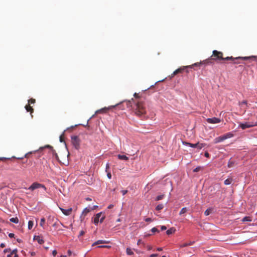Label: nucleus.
Segmentation results:
<instances>
[{"mask_svg": "<svg viewBox=\"0 0 257 257\" xmlns=\"http://www.w3.org/2000/svg\"><path fill=\"white\" fill-rule=\"evenodd\" d=\"M17 251L18 250L17 249H14L10 254L7 255V257H18Z\"/></svg>", "mask_w": 257, "mask_h": 257, "instance_id": "nucleus-15", "label": "nucleus"}, {"mask_svg": "<svg viewBox=\"0 0 257 257\" xmlns=\"http://www.w3.org/2000/svg\"><path fill=\"white\" fill-rule=\"evenodd\" d=\"M45 222V219L44 218H42L41 219L40 225L41 226L43 227V225Z\"/></svg>", "mask_w": 257, "mask_h": 257, "instance_id": "nucleus-34", "label": "nucleus"}, {"mask_svg": "<svg viewBox=\"0 0 257 257\" xmlns=\"http://www.w3.org/2000/svg\"><path fill=\"white\" fill-rule=\"evenodd\" d=\"M134 96L136 98L139 97V94L137 93H135Z\"/></svg>", "mask_w": 257, "mask_h": 257, "instance_id": "nucleus-55", "label": "nucleus"}, {"mask_svg": "<svg viewBox=\"0 0 257 257\" xmlns=\"http://www.w3.org/2000/svg\"><path fill=\"white\" fill-rule=\"evenodd\" d=\"M254 125L253 124H250V123L249 122H245V123H240L239 124V126L241 128L242 130H244L245 128H249V127H251L253 126H254Z\"/></svg>", "mask_w": 257, "mask_h": 257, "instance_id": "nucleus-10", "label": "nucleus"}, {"mask_svg": "<svg viewBox=\"0 0 257 257\" xmlns=\"http://www.w3.org/2000/svg\"><path fill=\"white\" fill-rule=\"evenodd\" d=\"M158 256V254H152L150 255V257H156Z\"/></svg>", "mask_w": 257, "mask_h": 257, "instance_id": "nucleus-50", "label": "nucleus"}, {"mask_svg": "<svg viewBox=\"0 0 257 257\" xmlns=\"http://www.w3.org/2000/svg\"><path fill=\"white\" fill-rule=\"evenodd\" d=\"M223 136L225 140H226L227 139H229V138L233 137L234 136V135L232 133L229 132V133H227L223 135Z\"/></svg>", "mask_w": 257, "mask_h": 257, "instance_id": "nucleus-17", "label": "nucleus"}, {"mask_svg": "<svg viewBox=\"0 0 257 257\" xmlns=\"http://www.w3.org/2000/svg\"><path fill=\"white\" fill-rule=\"evenodd\" d=\"M25 109H26V110L28 111V112H30V113L32 114L33 111H34V109L33 108V107L32 106H30V104H28V105H26L25 106Z\"/></svg>", "mask_w": 257, "mask_h": 257, "instance_id": "nucleus-19", "label": "nucleus"}, {"mask_svg": "<svg viewBox=\"0 0 257 257\" xmlns=\"http://www.w3.org/2000/svg\"><path fill=\"white\" fill-rule=\"evenodd\" d=\"M102 213L100 212L96 214L94 218V221L93 222L95 224H97L99 222V218L101 216Z\"/></svg>", "mask_w": 257, "mask_h": 257, "instance_id": "nucleus-13", "label": "nucleus"}, {"mask_svg": "<svg viewBox=\"0 0 257 257\" xmlns=\"http://www.w3.org/2000/svg\"><path fill=\"white\" fill-rule=\"evenodd\" d=\"M232 178H228L224 181V183L225 185H228L232 183Z\"/></svg>", "mask_w": 257, "mask_h": 257, "instance_id": "nucleus-23", "label": "nucleus"}, {"mask_svg": "<svg viewBox=\"0 0 257 257\" xmlns=\"http://www.w3.org/2000/svg\"><path fill=\"white\" fill-rule=\"evenodd\" d=\"M202 169H203V167H202L201 166H198L196 168H195L193 170V172H198Z\"/></svg>", "mask_w": 257, "mask_h": 257, "instance_id": "nucleus-29", "label": "nucleus"}, {"mask_svg": "<svg viewBox=\"0 0 257 257\" xmlns=\"http://www.w3.org/2000/svg\"><path fill=\"white\" fill-rule=\"evenodd\" d=\"M45 148H47L50 149V151L52 152L53 155L55 156V158L60 162L61 163V160H59V157L55 152V151L53 149V147L49 145H46ZM43 148H41L40 149H43Z\"/></svg>", "mask_w": 257, "mask_h": 257, "instance_id": "nucleus-8", "label": "nucleus"}, {"mask_svg": "<svg viewBox=\"0 0 257 257\" xmlns=\"http://www.w3.org/2000/svg\"><path fill=\"white\" fill-rule=\"evenodd\" d=\"M60 141L61 142H64V136H63V135H62L60 136Z\"/></svg>", "mask_w": 257, "mask_h": 257, "instance_id": "nucleus-41", "label": "nucleus"}, {"mask_svg": "<svg viewBox=\"0 0 257 257\" xmlns=\"http://www.w3.org/2000/svg\"><path fill=\"white\" fill-rule=\"evenodd\" d=\"M90 211V209L87 208H85L83 211V212H82V214H84V215H86L87 214V213H88V212H89Z\"/></svg>", "mask_w": 257, "mask_h": 257, "instance_id": "nucleus-31", "label": "nucleus"}, {"mask_svg": "<svg viewBox=\"0 0 257 257\" xmlns=\"http://www.w3.org/2000/svg\"><path fill=\"white\" fill-rule=\"evenodd\" d=\"M52 254L53 256H55L57 254V251L56 250H54L52 252Z\"/></svg>", "mask_w": 257, "mask_h": 257, "instance_id": "nucleus-48", "label": "nucleus"}, {"mask_svg": "<svg viewBox=\"0 0 257 257\" xmlns=\"http://www.w3.org/2000/svg\"><path fill=\"white\" fill-rule=\"evenodd\" d=\"M32 154V152H29V153L26 154L25 156V158H29V154Z\"/></svg>", "mask_w": 257, "mask_h": 257, "instance_id": "nucleus-52", "label": "nucleus"}, {"mask_svg": "<svg viewBox=\"0 0 257 257\" xmlns=\"http://www.w3.org/2000/svg\"><path fill=\"white\" fill-rule=\"evenodd\" d=\"M175 230H176V229L174 227H172V228H171L167 230L166 233L168 235H170V234H171L174 233Z\"/></svg>", "mask_w": 257, "mask_h": 257, "instance_id": "nucleus-22", "label": "nucleus"}, {"mask_svg": "<svg viewBox=\"0 0 257 257\" xmlns=\"http://www.w3.org/2000/svg\"><path fill=\"white\" fill-rule=\"evenodd\" d=\"M212 208H208L205 210L204 212V214L205 216L209 215L212 212Z\"/></svg>", "mask_w": 257, "mask_h": 257, "instance_id": "nucleus-24", "label": "nucleus"}, {"mask_svg": "<svg viewBox=\"0 0 257 257\" xmlns=\"http://www.w3.org/2000/svg\"><path fill=\"white\" fill-rule=\"evenodd\" d=\"M33 226V222L32 220H29L28 222V229H31Z\"/></svg>", "mask_w": 257, "mask_h": 257, "instance_id": "nucleus-30", "label": "nucleus"}, {"mask_svg": "<svg viewBox=\"0 0 257 257\" xmlns=\"http://www.w3.org/2000/svg\"><path fill=\"white\" fill-rule=\"evenodd\" d=\"M211 59H213V60L215 61H219V60H233L234 59L233 57H226L224 58L223 57V53L221 52L218 51L217 50H214L212 52V55H211Z\"/></svg>", "mask_w": 257, "mask_h": 257, "instance_id": "nucleus-2", "label": "nucleus"}, {"mask_svg": "<svg viewBox=\"0 0 257 257\" xmlns=\"http://www.w3.org/2000/svg\"><path fill=\"white\" fill-rule=\"evenodd\" d=\"M201 64V63H194V64L192 65H189V66H182V67H181L180 68H179L178 69H176L175 71H174L173 72V75H177L179 73H183V72L187 68H193L194 66H200V65Z\"/></svg>", "mask_w": 257, "mask_h": 257, "instance_id": "nucleus-4", "label": "nucleus"}, {"mask_svg": "<svg viewBox=\"0 0 257 257\" xmlns=\"http://www.w3.org/2000/svg\"><path fill=\"white\" fill-rule=\"evenodd\" d=\"M36 102V100L34 98H31L28 100L29 104L30 105V104H33L35 103Z\"/></svg>", "mask_w": 257, "mask_h": 257, "instance_id": "nucleus-35", "label": "nucleus"}, {"mask_svg": "<svg viewBox=\"0 0 257 257\" xmlns=\"http://www.w3.org/2000/svg\"><path fill=\"white\" fill-rule=\"evenodd\" d=\"M39 188H42L44 190V191L43 192V193H45V192H46L47 190V188L44 184L39 183L37 182L33 183L32 185L28 188V189L31 190V191H33L34 190Z\"/></svg>", "mask_w": 257, "mask_h": 257, "instance_id": "nucleus-3", "label": "nucleus"}, {"mask_svg": "<svg viewBox=\"0 0 257 257\" xmlns=\"http://www.w3.org/2000/svg\"><path fill=\"white\" fill-rule=\"evenodd\" d=\"M84 233H85V231L83 230H81L80 231L78 236L79 237V236H82L84 234Z\"/></svg>", "mask_w": 257, "mask_h": 257, "instance_id": "nucleus-40", "label": "nucleus"}, {"mask_svg": "<svg viewBox=\"0 0 257 257\" xmlns=\"http://www.w3.org/2000/svg\"><path fill=\"white\" fill-rule=\"evenodd\" d=\"M188 209L186 207L183 208L179 212V215H181L187 211Z\"/></svg>", "mask_w": 257, "mask_h": 257, "instance_id": "nucleus-25", "label": "nucleus"}, {"mask_svg": "<svg viewBox=\"0 0 257 257\" xmlns=\"http://www.w3.org/2000/svg\"><path fill=\"white\" fill-rule=\"evenodd\" d=\"M233 165V163L232 162H229V163H228V167H231Z\"/></svg>", "mask_w": 257, "mask_h": 257, "instance_id": "nucleus-49", "label": "nucleus"}, {"mask_svg": "<svg viewBox=\"0 0 257 257\" xmlns=\"http://www.w3.org/2000/svg\"><path fill=\"white\" fill-rule=\"evenodd\" d=\"M68 254H69V255H71V251H70V250H68Z\"/></svg>", "mask_w": 257, "mask_h": 257, "instance_id": "nucleus-63", "label": "nucleus"}, {"mask_svg": "<svg viewBox=\"0 0 257 257\" xmlns=\"http://www.w3.org/2000/svg\"><path fill=\"white\" fill-rule=\"evenodd\" d=\"M34 240H37L38 242L42 244L44 242V240H43V238L40 236H35L34 237Z\"/></svg>", "mask_w": 257, "mask_h": 257, "instance_id": "nucleus-14", "label": "nucleus"}, {"mask_svg": "<svg viewBox=\"0 0 257 257\" xmlns=\"http://www.w3.org/2000/svg\"><path fill=\"white\" fill-rule=\"evenodd\" d=\"M31 254L32 256H34L35 255V252H31Z\"/></svg>", "mask_w": 257, "mask_h": 257, "instance_id": "nucleus-59", "label": "nucleus"}, {"mask_svg": "<svg viewBox=\"0 0 257 257\" xmlns=\"http://www.w3.org/2000/svg\"><path fill=\"white\" fill-rule=\"evenodd\" d=\"M175 75H173V73L172 74H171V76H170V78H173Z\"/></svg>", "mask_w": 257, "mask_h": 257, "instance_id": "nucleus-60", "label": "nucleus"}, {"mask_svg": "<svg viewBox=\"0 0 257 257\" xmlns=\"http://www.w3.org/2000/svg\"><path fill=\"white\" fill-rule=\"evenodd\" d=\"M183 144L185 145H186L187 146H189L192 148H197L198 150L201 149L202 148L204 147L206 145L205 144L200 143L199 142L196 144H191V143H187V142H183Z\"/></svg>", "mask_w": 257, "mask_h": 257, "instance_id": "nucleus-7", "label": "nucleus"}, {"mask_svg": "<svg viewBox=\"0 0 257 257\" xmlns=\"http://www.w3.org/2000/svg\"><path fill=\"white\" fill-rule=\"evenodd\" d=\"M225 140L223 136H219L218 137H217L215 139H214V143H220L221 142H222L223 141Z\"/></svg>", "mask_w": 257, "mask_h": 257, "instance_id": "nucleus-16", "label": "nucleus"}, {"mask_svg": "<svg viewBox=\"0 0 257 257\" xmlns=\"http://www.w3.org/2000/svg\"><path fill=\"white\" fill-rule=\"evenodd\" d=\"M127 190H122L121 191V193L123 195H125L127 193Z\"/></svg>", "mask_w": 257, "mask_h": 257, "instance_id": "nucleus-46", "label": "nucleus"}, {"mask_svg": "<svg viewBox=\"0 0 257 257\" xmlns=\"http://www.w3.org/2000/svg\"><path fill=\"white\" fill-rule=\"evenodd\" d=\"M164 195H163V194L159 195L156 197V200H157V201L160 200L164 198Z\"/></svg>", "mask_w": 257, "mask_h": 257, "instance_id": "nucleus-33", "label": "nucleus"}, {"mask_svg": "<svg viewBox=\"0 0 257 257\" xmlns=\"http://www.w3.org/2000/svg\"><path fill=\"white\" fill-rule=\"evenodd\" d=\"M206 121L209 123H217L221 121L220 119L217 117L208 118Z\"/></svg>", "mask_w": 257, "mask_h": 257, "instance_id": "nucleus-9", "label": "nucleus"}, {"mask_svg": "<svg viewBox=\"0 0 257 257\" xmlns=\"http://www.w3.org/2000/svg\"><path fill=\"white\" fill-rule=\"evenodd\" d=\"M10 221L15 223H18L19 222V219L17 217L12 218L10 219Z\"/></svg>", "mask_w": 257, "mask_h": 257, "instance_id": "nucleus-26", "label": "nucleus"}, {"mask_svg": "<svg viewBox=\"0 0 257 257\" xmlns=\"http://www.w3.org/2000/svg\"><path fill=\"white\" fill-rule=\"evenodd\" d=\"M71 143L74 146V147L78 150L80 148V139L79 138L78 136H73L71 137Z\"/></svg>", "mask_w": 257, "mask_h": 257, "instance_id": "nucleus-6", "label": "nucleus"}, {"mask_svg": "<svg viewBox=\"0 0 257 257\" xmlns=\"http://www.w3.org/2000/svg\"><path fill=\"white\" fill-rule=\"evenodd\" d=\"M151 231L152 232H159L158 229L156 227H153L152 228Z\"/></svg>", "mask_w": 257, "mask_h": 257, "instance_id": "nucleus-37", "label": "nucleus"}, {"mask_svg": "<svg viewBox=\"0 0 257 257\" xmlns=\"http://www.w3.org/2000/svg\"><path fill=\"white\" fill-rule=\"evenodd\" d=\"M163 207L164 205L162 204H160L156 206V209L158 211H160L162 210L163 208Z\"/></svg>", "mask_w": 257, "mask_h": 257, "instance_id": "nucleus-27", "label": "nucleus"}, {"mask_svg": "<svg viewBox=\"0 0 257 257\" xmlns=\"http://www.w3.org/2000/svg\"><path fill=\"white\" fill-rule=\"evenodd\" d=\"M162 249H162V248H161V247H158V248H157V250H158V251H162Z\"/></svg>", "mask_w": 257, "mask_h": 257, "instance_id": "nucleus-57", "label": "nucleus"}, {"mask_svg": "<svg viewBox=\"0 0 257 257\" xmlns=\"http://www.w3.org/2000/svg\"><path fill=\"white\" fill-rule=\"evenodd\" d=\"M194 242H190L189 243H188V245H192L193 244Z\"/></svg>", "mask_w": 257, "mask_h": 257, "instance_id": "nucleus-58", "label": "nucleus"}, {"mask_svg": "<svg viewBox=\"0 0 257 257\" xmlns=\"http://www.w3.org/2000/svg\"><path fill=\"white\" fill-rule=\"evenodd\" d=\"M109 164H106V171H107V169L108 168H109Z\"/></svg>", "mask_w": 257, "mask_h": 257, "instance_id": "nucleus-61", "label": "nucleus"}, {"mask_svg": "<svg viewBox=\"0 0 257 257\" xmlns=\"http://www.w3.org/2000/svg\"><path fill=\"white\" fill-rule=\"evenodd\" d=\"M15 234L13 233H10L9 234V236L11 238L14 237Z\"/></svg>", "mask_w": 257, "mask_h": 257, "instance_id": "nucleus-45", "label": "nucleus"}, {"mask_svg": "<svg viewBox=\"0 0 257 257\" xmlns=\"http://www.w3.org/2000/svg\"><path fill=\"white\" fill-rule=\"evenodd\" d=\"M104 218H105V216H103L102 217H101L100 218V220H100L99 222L100 223H102L103 221Z\"/></svg>", "mask_w": 257, "mask_h": 257, "instance_id": "nucleus-42", "label": "nucleus"}, {"mask_svg": "<svg viewBox=\"0 0 257 257\" xmlns=\"http://www.w3.org/2000/svg\"><path fill=\"white\" fill-rule=\"evenodd\" d=\"M113 207V204H110L108 206V209H111Z\"/></svg>", "mask_w": 257, "mask_h": 257, "instance_id": "nucleus-53", "label": "nucleus"}, {"mask_svg": "<svg viewBox=\"0 0 257 257\" xmlns=\"http://www.w3.org/2000/svg\"><path fill=\"white\" fill-rule=\"evenodd\" d=\"M117 157L119 160L127 161L128 160V158L125 155H118Z\"/></svg>", "mask_w": 257, "mask_h": 257, "instance_id": "nucleus-21", "label": "nucleus"}, {"mask_svg": "<svg viewBox=\"0 0 257 257\" xmlns=\"http://www.w3.org/2000/svg\"><path fill=\"white\" fill-rule=\"evenodd\" d=\"M212 60H213V59H211V56L209 58L205 60L203 63L207 65L212 64H213Z\"/></svg>", "mask_w": 257, "mask_h": 257, "instance_id": "nucleus-20", "label": "nucleus"}, {"mask_svg": "<svg viewBox=\"0 0 257 257\" xmlns=\"http://www.w3.org/2000/svg\"><path fill=\"white\" fill-rule=\"evenodd\" d=\"M188 243H183V244H181V245H180V247L181 248H182V247H186V246H188Z\"/></svg>", "mask_w": 257, "mask_h": 257, "instance_id": "nucleus-39", "label": "nucleus"}, {"mask_svg": "<svg viewBox=\"0 0 257 257\" xmlns=\"http://www.w3.org/2000/svg\"><path fill=\"white\" fill-rule=\"evenodd\" d=\"M86 200H87V201H90V200H91V198H86Z\"/></svg>", "mask_w": 257, "mask_h": 257, "instance_id": "nucleus-64", "label": "nucleus"}, {"mask_svg": "<svg viewBox=\"0 0 257 257\" xmlns=\"http://www.w3.org/2000/svg\"><path fill=\"white\" fill-rule=\"evenodd\" d=\"M108 242V241L104 240H98L97 241H95V242H94L92 244V246L96 245H97L99 244H101V243H107Z\"/></svg>", "mask_w": 257, "mask_h": 257, "instance_id": "nucleus-18", "label": "nucleus"}, {"mask_svg": "<svg viewBox=\"0 0 257 257\" xmlns=\"http://www.w3.org/2000/svg\"><path fill=\"white\" fill-rule=\"evenodd\" d=\"M204 156L207 157V158H209V154L208 152H205V154H204Z\"/></svg>", "mask_w": 257, "mask_h": 257, "instance_id": "nucleus-51", "label": "nucleus"}, {"mask_svg": "<svg viewBox=\"0 0 257 257\" xmlns=\"http://www.w3.org/2000/svg\"><path fill=\"white\" fill-rule=\"evenodd\" d=\"M145 221L147 222H151L152 221V219L151 218H147L145 219Z\"/></svg>", "mask_w": 257, "mask_h": 257, "instance_id": "nucleus-43", "label": "nucleus"}, {"mask_svg": "<svg viewBox=\"0 0 257 257\" xmlns=\"http://www.w3.org/2000/svg\"><path fill=\"white\" fill-rule=\"evenodd\" d=\"M141 240L139 239V240H138V243H138V244H139L141 243Z\"/></svg>", "mask_w": 257, "mask_h": 257, "instance_id": "nucleus-62", "label": "nucleus"}, {"mask_svg": "<svg viewBox=\"0 0 257 257\" xmlns=\"http://www.w3.org/2000/svg\"><path fill=\"white\" fill-rule=\"evenodd\" d=\"M109 246H107V245H100V246H99L98 247H109Z\"/></svg>", "mask_w": 257, "mask_h": 257, "instance_id": "nucleus-54", "label": "nucleus"}, {"mask_svg": "<svg viewBox=\"0 0 257 257\" xmlns=\"http://www.w3.org/2000/svg\"><path fill=\"white\" fill-rule=\"evenodd\" d=\"M59 209L61 210V211L62 212V213L66 216H68V215H70L72 212V208H69L68 209H65L61 207H59Z\"/></svg>", "mask_w": 257, "mask_h": 257, "instance_id": "nucleus-11", "label": "nucleus"}, {"mask_svg": "<svg viewBox=\"0 0 257 257\" xmlns=\"http://www.w3.org/2000/svg\"><path fill=\"white\" fill-rule=\"evenodd\" d=\"M126 253L127 255H133L134 254L133 251L132 250V249L130 248H127L126 250Z\"/></svg>", "mask_w": 257, "mask_h": 257, "instance_id": "nucleus-28", "label": "nucleus"}, {"mask_svg": "<svg viewBox=\"0 0 257 257\" xmlns=\"http://www.w3.org/2000/svg\"><path fill=\"white\" fill-rule=\"evenodd\" d=\"M115 106H111L109 107H104L100 109L97 110L96 111V113H106L107 111L111 107H114Z\"/></svg>", "mask_w": 257, "mask_h": 257, "instance_id": "nucleus-12", "label": "nucleus"}, {"mask_svg": "<svg viewBox=\"0 0 257 257\" xmlns=\"http://www.w3.org/2000/svg\"><path fill=\"white\" fill-rule=\"evenodd\" d=\"M242 221L244 222V221H251V219L249 217H244V218H243L242 219Z\"/></svg>", "mask_w": 257, "mask_h": 257, "instance_id": "nucleus-32", "label": "nucleus"}, {"mask_svg": "<svg viewBox=\"0 0 257 257\" xmlns=\"http://www.w3.org/2000/svg\"><path fill=\"white\" fill-rule=\"evenodd\" d=\"M247 101L246 100H243L241 102H239V105L240 106H242V104H245V105H247Z\"/></svg>", "mask_w": 257, "mask_h": 257, "instance_id": "nucleus-36", "label": "nucleus"}, {"mask_svg": "<svg viewBox=\"0 0 257 257\" xmlns=\"http://www.w3.org/2000/svg\"><path fill=\"white\" fill-rule=\"evenodd\" d=\"M107 177L110 179L111 178V173L110 172H108L107 174Z\"/></svg>", "mask_w": 257, "mask_h": 257, "instance_id": "nucleus-44", "label": "nucleus"}, {"mask_svg": "<svg viewBox=\"0 0 257 257\" xmlns=\"http://www.w3.org/2000/svg\"><path fill=\"white\" fill-rule=\"evenodd\" d=\"M126 105L127 106V107H130L132 106V105H131V101H126Z\"/></svg>", "mask_w": 257, "mask_h": 257, "instance_id": "nucleus-38", "label": "nucleus"}, {"mask_svg": "<svg viewBox=\"0 0 257 257\" xmlns=\"http://www.w3.org/2000/svg\"><path fill=\"white\" fill-rule=\"evenodd\" d=\"M233 58L234 59L233 60H231L232 61H233V64H240L241 63L239 61L240 60H249V61H251V60H255V57H254V56H251V57H235V58Z\"/></svg>", "mask_w": 257, "mask_h": 257, "instance_id": "nucleus-5", "label": "nucleus"}, {"mask_svg": "<svg viewBox=\"0 0 257 257\" xmlns=\"http://www.w3.org/2000/svg\"><path fill=\"white\" fill-rule=\"evenodd\" d=\"M161 228L162 230H165L167 229V227L163 225L161 226Z\"/></svg>", "mask_w": 257, "mask_h": 257, "instance_id": "nucleus-47", "label": "nucleus"}, {"mask_svg": "<svg viewBox=\"0 0 257 257\" xmlns=\"http://www.w3.org/2000/svg\"><path fill=\"white\" fill-rule=\"evenodd\" d=\"M0 247H5V244L4 243H2L0 244Z\"/></svg>", "mask_w": 257, "mask_h": 257, "instance_id": "nucleus-56", "label": "nucleus"}, {"mask_svg": "<svg viewBox=\"0 0 257 257\" xmlns=\"http://www.w3.org/2000/svg\"><path fill=\"white\" fill-rule=\"evenodd\" d=\"M134 113L138 116H142L146 113L145 103L143 101H139L133 107Z\"/></svg>", "mask_w": 257, "mask_h": 257, "instance_id": "nucleus-1", "label": "nucleus"}]
</instances>
